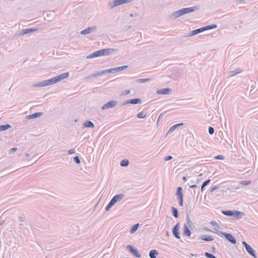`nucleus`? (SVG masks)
Returning <instances> with one entry per match:
<instances>
[{"label":"nucleus","instance_id":"25","mask_svg":"<svg viewBox=\"0 0 258 258\" xmlns=\"http://www.w3.org/2000/svg\"><path fill=\"white\" fill-rule=\"evenodd\" d=\"M203 28L204 29V31H206V30L216 28H217V25L216 24H212V25H208V26L203 27Z\"/></svg>","mask_w":258,"mask_h":258},{"label":"nucleus","instance_id":"59","mask_svg":"<svg viewBox=\"0 0 258 258\" xmlns=\"http://www.w3.org/2000/svg\"><path fill=\"white\" fill-rule=\"evenodd\" d=\"M162 116V114H161L158 117V119H157V122L159 121V120L160 119V118H161V116Z\"/></svg>","mask_w":258,"mask_h":258},{"label":"nucleus","instance_id":"22","mask_svg":"<svg viewBox=\"0 0 258 258\" xmlns=\"http://www.w3.org/2000/svg\"><path fill=\"white\" fill-rule=\"evenodd\" d=\"M149 256L150 258H157L158 252L155 249H152L149 252Z\"/></svg>","mask_w":258,"mask_h":258},{"label":"nucleus","instance_id":"16","mask_svg":"<svg viewBox=\"0 0 258 258\" xmlns=\"http://www.w3.org/2000/svg\"><path fill=\"white\" fill-rule=\"evenodd\" d=\"M43 114L42 112H37L26 116L27 119H33L37 118Z\"/></svg>","mask_w":258,"mask_h":258},{"label":"nucleus","instance_id":"7","mask_svg":"<svg viewBox=\"0 0 258 258\" xmlns=\"http://www.w3.org/2000/svg\"><path fill=\"white\" fill-rule=\"evenodd\" d=\"M198 7L197 6H194L189 8H182L180 9L182 15H184L187 13L193 12L198 10Z\"/></svg>","mask_w":258,"mask_h":258},{"label":"nucleus","instance_id":"32","mask_svg":"<svg viewBox=\"0 0 258 258\" xmlns=\"http://www.w3.org/2000/svg\"><path fill=\"white\" fill-rule=\"evenodd\" d=\"M171 211L173 216L176 218H177L178 217V212L177 209L174 207H172Z\"/></svg>","mask_w":258,"mask_h":258},{"label":"nucleus","instance_id":"57","mask_svg":"<svg viewBox=\"0 0 258 258\" xmlns=\"http://www.w3.org/2000/svg\"><path fill=\"white\" fill-rule=\"evenodd\" d=\"M136 15H137L136 14H131L130 16L133 17L136 16Z\"/></svg>","mask_w":258,"mask_h":258},{"label":"nucleus","instance_id":"47","mask_svg":"<svg viewBox=\"0 0 258 258\" xmlns=\"http://www.w3.org/2000/svg\"><path fill=\"white\" fill-rule=\"evenodd\" d=\"M109 203L110 204H111L112 205H113V206L116 203L114 197L112 198V199L110 200Z\"/></svg>","mask_w":258,"mask_h":258},{"label":"nucleus","instance_id":"11","mask_svg":"<svg viewBox=\"0 0 258 258\" xmlns=\"http://www.w3.org/2000/svg\"><path fill=\"white\" fill-rule=\"evenodd\" d=\"M243 72V70L241 68H238L234 71H231L228 72V77H232L236 75L239 74Z\"/></svg>","mask_w":258,"mask_h":258},{"label":"nucleus","instance_id":"9","mask_svg":"<svg viewBox=\"0 0 258 258\" xmlns=\"http://www.w3.org/2000/svg\"><path fill=\"white\" fill-rule=\"evenodd\" d=\"M126 248L130 251V252H131L136 257H141V254H140L138 251L136 249H135L132 245H127L126 246Z\"/></svg>","mask_w":258,"mask_h":258},{"label":"nucleus","instance_id":"52","mask_svg":"<svg viewBox=\"0 0 258 258\" xmlns=\"http://www.w3.org/2000/svg\"><path fill=\"white\" fill-rule=\"evenodd\" d=\"M75 153V150L74 149H70L68 151V153L70 155L73 154Z\"/></svg>","mask_w":258,"mask_h":258},{"label":"nucleus","instance_id":"18","mask_svg":"<svg viewBox=\"0 0 258 258\" xmlns=\"http://www.w3.org/2000/svg\"><path fill=\"white\" fill-rule=\"evenodd\" d=\"M203 31H204V29H203V27H201L200 28L194 30H192L191 32V33L189 35V36H194V35H197V34H199L200 33H201V32H202Z\"/></svg>","mask_w":258,"mask_h":258},{"label":"nucleus","instance_id":"19","mask_svg":"<svg viewBox=\"0 0 258 258\" xmlns=\"http://www.w3.org/2000/svg\"><path fill=\"white\" fill-rule=\"evenodd\" d=\"M176 195L177 199H180V198H183V193H182V189L181 187H178L177 188Z\"/></svg>","mask_w":258,"mask_h":258},{"label":"nucleus","instance_id":"5","mask_svg":"<svg viewBox=\"0 0 258 258\" xmlns=\"http://www.w3.org/2000/svg\"><path fill=\"white\" fill-rule=\"evenodd\" d=\"M133 0H114L109 5L111 8H113L121 4L130 3Z\"/></svg>","mask_w":258,"mask_h":258},{"label":"nucleus","instance_id":"29","mask_svg":"<svg viewBox=\"0 0 258 258\" xmlns=\"http://www.w3.org/2000/svg\"><path fill=\"white\" fill-rule=\"evenodd\" d=\"M250 183H251L250 180H241V181H238L239 185H241L242 187L243 185H244V186L248 185Z\"/></svg>","mask_w":258,"mask_h":258},{"label":"nucleus","instance_id":"58","mask_svg":"<svg viewBox=\"0 0 258 258\" xmlns=\"http://www.w3.org/2000/svg\"><path fill=\"white\" fill-rule=\"evenodd\" d=\"M30 156V155L28 153H25L26 158H28Z\"/></svg>","mask_w":258,"mask_h":258},{"label":"nucleus","instance_id":"36","mask_svg":"<svg viewBox=\"0 0 258 258\" xmlns=\"http://www.w3.org/2000/svg\"><path fill=\"white\" fill-rule=\"evenodd\" d=\"M80 33L82 35H85V34H89L90 33V29L87 28V29H85L81 31Z\"/></svg>","mask_w":258,"mask_h":258},{"label":"nucleus","instance_id":"39","mask_svg":"<svg viewBox=\"0 0 258 258\" xmlns=\"http://www.w3.org/2000/svg\"><path fill=\"white\" fill-rule=\"evenodd\" d=\"M74 161L77 164H80L81 163L80 159V158H79V157L78 156L74 157Z\"/></svg>","mask_w":258,"mask_h":258},{"label":"nucleus","instance_id":"38","mask_svg":"<svg viewBox=\"0 0 258 258\" xmlns=\"http://www.w3.org/2000/svg\"><path fill=\"white\" fill-rule=\"evenodd\" d=\"M130 93V90H125L122 91L121 92L120 95H122V96H125V95H127L129 94Z\"/></svg>","mask_w":258,"mask_h":258},{"label":"nucleus","instance_id":"50","mask_svg":"<svg viewBox=\"0 0 258 258\" xmlns=\"http://www.w3.org/2000/svg\"><path fill=\"white\" fill-rule=\"evenodd\" d=\"M88 28L90 29V33L91 32H94L96 30V27H88Z\"/></svg>","mask_w":258,"mask_h":258},{"label":"nucleus","instance_id":"51","mask_svg":"<svg viewBox=\"0 0 258 258\" xmlns=\"http://www.w3.org/2000/svg\"><path fill=\"white\" fill-rule=\"evenodd\" d=\"M178 203L180 206H183V198L178 199Z\"/></svg>","mask_w":258,"mask_h":258},{"label":"nucleus","instance_id":"62","mask_svg":"<svg viewBox=\"0 0 258 258\" xmlns=\"http://www.w3.org/2000/svg\"><path fill=\"white\" fill-rule=\"evenodd\" d=\"M212 250H213V251H214V250H215V248H214V247H213V248H212Z\"/></svg>","mask_w":258,"mask_h":258},{"label":"nucleus","instance_id":"21","mask_svg":"<svg viewBox=\"0 0 258 258\" xmlns=\"http://www.w3.org/2000/svg\"><path fill=\"white\" fill-rule=\"evenodd\" d=\"M181 16H182V14L181 12V10L180 9V10L173 13L171 15V18H172L173 19H176V18H177Z\"/></svg>","mask_w":258,"mask_h":258},{"label":"nucleus","instance_id":"23","mask_svg":"<svg viewBox=\"0 0 258 258\" xmlns=\"http://www.w3.org/2000/svg\"><path fill=\"white\" fill-rule=\"evenodd\" d=\"M200 239L206 241H212L214 239L212 236H207L206 235H203L201 236Z\"/></svg>","mask_w":258,"mask_h":258},{"label":"nucleus","instance_id":"53","mask_svg":"<svg viewBox=\"0 0 258 258\" xmlns=\"http://www.w3.org/2000/svg\"><path fill=\"white\" fill-rule=\"evenodd\" d=\"M242 244L244 246L245 248H246V246H248L249 245L244 241H242Z\"/></svg>","mask_w":258,"mask_h":258},{"label":"nucleus","instance_id":"54","mask_svg":"<svg viewBox=\"0 0 258 258\" xmlns=\"http://www.w3.org/2000/svg\"><path fill=\"white\" fill-rule=\"evenodd\" d=\"M19 221L21 222H22L24 221V218L22 217H20L19 218Z\"/></svg>","mask_w":258,"mask_h":258},{"label":"nucleus","instance_id":"13","mask_svg":"<svg viewBox=\"0 0 258 258\" xmlns=\"http://www.w3.org/2000/svg\"><path fill=\"white\" fill-rule=\"evenodd\" d=\"M233 218L234 219H240L245 215L243 212L235 210L233 211Z\"/></svg>","mask_w":258,"mask_h":258},{"label":"nucleus","instance_id":"40","mask_svg":"<svg viewBox=\"0 0 258 258\" xmlns=\"http://www.w3.org/2000/svg\"><path fill=\"white\" fill-rule=\"evenodd\" d=\"M208 132L210 135H213L214 133V128L212 126H209L208 128Z\"/></svg>","mask_w":258,"mask_h":258},{"label":"nucleus","instance_id":"6","mask_svg":"<svg viewBox=\"0 0 258 258\" xmlns=\"http://www.w3.org/2000/svg\"><path fill=\"white\" fill-rule=\"evenodd\" d=\"M117 104V101L116 100H111L104 104L101 109L102 110H105L109 108H113Z\"/></svg>","mask_w":258,"mask_h":258},{"label":"nucleus","instance_id":"14","mask_svg":"<svg viewBox=\"0 0 258 258\" xmlns=\"http://www.w3.org/2000/svg\"><path fill=\"white\" fill-rule=\"evenodd\" d=\"M171 91L170 88H166L163 89H159L157 91L156 93L158 94L166 95L169 94V92Z\"/></svg>","mask_w":258,"mask_h":258},{"label":"nucleus","instance_id":"4","mask_svg":"<svg viewBox=\"0 0 258 258\" xmlns=\"http://www.w3.org/2000/svg\"><path fill=\"white\" fill-rule=\"evenodd\" d=\"M218 234L224 236L225 238L232 244H235L236 243V240L235 238L231 234L219 230L218 231Z\"/></svg>","mask_w":258,"mask_h":258},{"label":"nucleus","instance_id":"56","mask_svg":"<svg viewBox=\"0 0 258 258\" xmlns=\"http://www.w3.org/2000/svg\"><path fill=\"white\" fill-rule=\"evenodd\" d=\"M186 220H187V223L188 224H189V222H191L189 219V217H188V215H187L186 216Z\"/></svg>","mask_w":258,"mask_h":258},{"label":"nucleus","instance_id":"44","mask_svg":"<svg viewBox=\"0 0 258 258\" xmlns=\"http://www.w3.org/2000/svg\"><path fill=\"white\" fill-rule=\"evenodd\" d=\"M113 206V205H112L111 204H110V203H109L108 204V205L106 206L105 207V210L106 211H108L110 210V209Z\"/></svg>","mask_w":258,"mask_h":258},{"label":"nucleus","instance_id":"8","mask_svg":"<svg viewBox=\"0 0 258 258\" xmlns=\"http://www.w3.org/2000/svg\"><path fill=\"white\" fill-rule=\"evenodd\" d=\"M141 102V100L140 99L135 98V99H130V100H127L124 101L122 103V105L123 106H124V105H126L130 103L132 104H137L140 103Z\"/></svg>","mask_w":258,"mask_h":258},{"label":"nucleus","instance_id":"26","mask_svg":"<svg viewBox=\"0 0 258 258\" xmlns=\"http://www.w3.org/2000/svg\"><path fill=\"white\" fill-rule=\"evenodd\" d=\"M222 213L227 216H233L234 215L233 211L231 210H225L222 211Z\"/></svg>","mask_w":258,"mask_h":258},{"label":"nucleus","instance_id":"41","mask_svg":"<svg viewBox=\"0 0 258 258\" xmlns=\"http://www.w3.org/2000/svg\"><path fill=\"white\" fill-rule=\"evenodd\" d=\"M210 224L213 226H215L216 227H219V224L215 221L213 220V221H211Z\"/></svg>","mask_w":258,"mask_h":258},{"label":"nucleus","instance_id":"10","mask_svg":"<svg viewBox=\"0 0 258 258\" xmlns=\"http://www.w3.org/2000/svg\"><path fill=\"white\" fill-rule=\"evenodd\" d=\"M179 224L177 223L172 228V231L173 236L177 238H180L179 233Z\"/></svg>","mask_w":258,"mask_h":258},{"label":"nucleus","instance_id":"48","mask_svg":"<svg viewBox=\"0 0 258 258\" xmlns=\"http://www.w3.org/2000/svg\"><path fill=\"white\" fill-rule=\"evenodd\" d=\"M172 159V157L171 156H167L164 158V161H169Z\"/></svg>","mask_w":258,"mask_h":258},{"label":"nucleus","instance_id":"60","mask_svg":"<svg viewBox=\"0 0 258 258\" xmlns=\"http://www.w3.org/2000/svg\"><path fill=\"white\" fill-rule=\"evenodd\" d=\"M204 187H205V186H203L202 185V186H201V191H203V189H204Z\"/></svg>","mask_w":258,"mask_h":258},{"label":"nucleus","instance_id":"31","mask_svg":"<svg viewBox=\"0 0 258 258\" xmlns=\"http://www.w3.org/2000/svg\"><path fill=\"white\" fill-rule=\"evenodd\" d=\"M124 197L125 196L123 194L116 195L114 196L116 202L122 200Z\"/></svg>","mask_w":258,"mask_h":258},{"label":"nucleus","instance_id":"3","mask_svg":"<svg viewBox=\"0 0 258 258\" xmlns=\"http://www.w3.org/2000/svg\"><path fill=\"white\" fill-rule=\"evenodd\" d=\"M56 81L54 77L50 79L44 80L41 82H38L34 85L35 87H45L50 85H53L56 83Z\"/></svg>","mask_w":258,"mask_h":258},{"label":"nucleus","instance_id":"45","mask_svg":"<svg viewBox=\"0 0 258 258\" xmlns=\"http://www.w3.org/2000/svg\"><path fill=\"white\" fill-rule=\"evenodd\" d=\"M210 179H207L206 180V181H205L203 183H202V185L203 186H206V185H207L210 182Z\"/></svg>","mask_w":258,"mask_h":258},{"label":"nucleus","instance_id":"55","mask_svg":"<svg viewBox=\"0 0 258 258\" xmlns=\"http://www.w3.org/2000/svg\"><path fill=\"white\" fill-rule=\"evenodd\" d=\"M189 187L190 188H196V187H197V185L196 184H193V185H191L189 186Z\"/></svg>","mask_w":258,"mask_h":258},{"label":"nucleus","instance_id":"15","mask_svg":"<svg viewBox=\"0 0 258 258\" xmlns=\"http://www.w3.org/2000/svg\"><path fill=\"white\" fill-rule=\"evenodd\" d=\"M246 251L249 254L252 256L254 258H256V254H255V250L252 248L251 246L249 245L248 246H246V248H245Z\"/></svg>","mask_w":258,"mask_h":258},{"label":"nucleus","instance_id":"28","mask_svg":"<svg viewBox=\"0 0 258 258\" xmlns=\"http://www.w3.org/2000/svg\"><path fill=\"white\" fill-rule=\"evenodd\" d=\"M11 127V125L9 124L0 125V132L5 131Z\"/></svg>","mask_w":258,"mask_h":258},{"label":"nucleus","instance_id":"43","mask_svg":"<svg viewBox=\"0 0 258 258\" xmlns=\"http://www.w3.org/2000/svg\"><path fill=\"white\" fill-rule=\"evenodd\" d=\"M233 188L235 189H238L239 188H242V186L241 185H239L238 182L237 183V184H234L233 185Z\"/></svg>","mask_w":258,"mask_h":258},{"label":"nucleus","instance_id":"34","mask_svg":"<svg viewBox=\"0 0 258 258\" xmlns=\"http://www.w3.org/2000/svg\"><path fill=\"white\" fill-rule=\"evenodd\" d=\"M151 79L150 78H145V79H139L137 80V82L138 83H143L146 82L150 81Z\"/></svg>","mask_w":258,"mask_h":258},{"label":"nucleus","instance_id":"27","mask_svg":"<svg viewBox=\"0 0 258 258\" xmlns=\"http://www.w3.org/2000/svg\"><path fill=\"white\" fill-rule=\"evenodd\" d=\"M182 123H177L172 126L168 131V133L173 132L177 127L182 125Z\"/></svg>","mask_w":258,"mask_h":258},{"label":"nucleus","instance_id":"49","mask_svg":"<svg viewBox=\"0 0 258 258\" xmlns=\"http://www.w3.org/2000/svg\"><path fill=\"white\" fill-rule=\"evenodd\" d=\"M218 188H219V186H218V185H215V186H213V187L211 188V191H210L212 192L214 191L215 190H216V189H218Z\"/></svg>","mask_w":258,"mask_h":258},{"label":"nucleus","instance_id":"24","mask_svg":"<svg viewBox=\"0 0 258 258\" xmlns=\"http://www.w3.org/2000/svg\"><path fill=\"white\" fill-rule=\"evenodd\" d=\"M36 30H37L36 29H34V28L25 29H23V30L22 31V33L23 35L26 34H28L29 33L35 32Z\"/></svg>","mask_w":258,"mask_h":258},{"label":"nucleus","instance_id":"33","mask_svg":"<svg viewBox=\"0 0 258 258\" xmlns=\"http://www.w3.org/2000/svg\"><path fill=\"white\" fill-rule=\"evenodd\" d=\"M128 164L129 161L126 159L122 160L120 163V165L122 167H126L128 165Z\"/></svg>","mask_w":258,"mask_h":258},{"label":"nucleus","instance_id":"17","mask_svg":"<svg viewBox=\"0 0 258 258\" xmlns=\"http://www.w3.org/2000/svg\"><path fill=\"white\" fill-rule=\"evenodd\" d=\"M183 234L187 236H190L191 235V231L188 226L186 225V224H184L183 225Z\"/></svg>","mask_w":258,"mask_h":258},{"label":"nucleus","instance_id":"61","mask_svg":"<svg viewBox=\"0 0 258 258\" xmlns=\"http://www.w3.org/2000/svg\"><path fill=\"white\" fill-rule=\"evenodd\" d=\"M182 180H184V181H185V180H186V177H185V176H183V177H182Z\"/></svg>","mask_w":258,"mask_h":258},{"label":"nucleus","instance_id":"35","mask_svg":"<svg viewBox=\"0 0 258 258\" xmlns=\"http://www.w3.org/2000/svg\"><path fill=\"white\" fill-rule=\"evenodd\" d=\"M146 116L143 112H140L137 114V117L139 118H144Z\"/></svg>","mask_w":258,"mask_h":258},{"label":"nucleus","instance_id":"37","mask_svg":"<svg viewBox=\"0 0 258 258\" xmlns=\"http://www.w3.org/2000/svg\"><path fill=\"white\" fill-rule=\"evenodd\" d=\"M205 255L207 258H216L214 255L208 252H205Z\"/></svg>","mask_w":258,"mask_h":258},{"label":"nucleus","instance_id":"1","mask_svg":"<svg viewBox=\"0 0 258 258\" xmlns=\"http://www.w3.org/2000/svg\"><path fill=\"white\" fill-rule=\"evenodd\" d=\"M117 49L113 48L103 49L91 53L88 56H87V58H92L101 56H107L113 53L114 52L117 51Z\"/></svg>","mask_w":258,"mask_h":258},{"label":"nucleus","instance_id":"2","mask_svg":"<svg viewBox=\"0 0 258 258\" xmlns=\"http://www.w3.org/2000/svg\"><path fill=\"white\" fill-rule=\"evenodd\" d=\"M127 66H123L111 68V69H107V70H104L101 71L97 73V74L91 75V77H96V76H101L103 75H104L107 73H115L116 72L122 71L124 69L127 68Z\"/></svg>","mask_w":258,"mask_h":258},{"label":"nucleus","instance_id":"42","mask_svg":"<svg viewBox=\"0 0 258 258\" xmlns=\"http://www.w3.org/2000/svg\"><path fill=\"white\" fill-rule=\"evenodd\" d=\"M215 159L218 160H223L224 159V157L223 155H218L215 157Z\"/></svg>","mask_w":258,"mask_h":258},{"label":"nucleus","instance_id":"20","mask_svg":"<svg viewBox=\"0 0 258 258\" xmlns=\"http://www.w3.org/2000/svg\"><path fill=\"white\" fill-rule=\"evenodd\" d=\"M83 126L85 127L94 128L95 127L94 124L91 121L87 120L83 123Z\"/></svg>","mask_w":258,"mask_h":258},{"label":"nucleus","instance_id":"12","mask_svg":"<svg viewBox=\"0 0 258 258\" xmlns=\"http://www.w3.org/2000/svg\"><path fill=\"white\" fill-rule=\"evenodd\" d=\"M69 73H64L54 77L56 82H58L64 79L67 78L69 77Z\"/></svg>","mask_w":258,"mask_h":258},{"label":"nucleus","instance_id":"46","mask_svg":"<svg viewBox=\"0 0 258 258\" xmlns=\"http://www.w3.org/2000/svg\"><path fill=\"white\" fill-rule=\"evenodd\" d=\"M17 150H18V148H16V147H14V148H11L9 150V154H12V153L15 152V151H16Z\"/></svg>","mask_w":258,"mask_h":258},{"label":"nucleus","instance_id":"30","mask_svg":"<svg viewBox=\"0 0 258 258\" xmlns=\"http://www.w3.org/2000/svg\"><path fill=\"white\" fill-rule=\"evenodd\" d=\"M139 223L136 224L134 225L133 226H132V227H131V229L130 231V233L131 234L134 233L137 230V229L139 227Z\"/></svg>","mask_w":258,"mask_h":258}]
</instances>
